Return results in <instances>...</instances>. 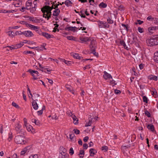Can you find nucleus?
<instances>
[{
	"label": "nucleus",
	"instance_id": "obj_19",
	"mask_svg": "<svg viewBox=\"0 0 158 158\" xmlns=\"http://www.w3.org/2000/svg\"><path fill=\"white\" fill-rule=\"evenodd\" d=\"M32 122L37 126H40V121L38 120H36L35 119H32Z\"/></svg>",
	"mask_w": 158,
	"mask_h": 158
},
{
	"label": "nucleus",
	"instance_id": "obj_23",
	"mask_svg": "<svg viewBox=\"0 0 158 158\" xmlns=\"http://www.w3.org/2000/svg\"><path fill=\"white\" fill-rule=\"evenodd\" d=\"M154 59L155 61L158 62V51L155 52L154 54Z\"/></svg>",
	"mask_w": 158,
	"mask_h": 158
},
{
	"label": "nucleus",
	"instance_id": "obj_58",
	"mask_svg": "<svg viewBox=\"0 0 158 158\" xmlns=\"http://www.w3.org/2000/svg\"><path fill=\"white\" fill-rule=\"evenodd\" d=\"M79 15L81 16V17L85 18V15H84V14L82 12V11H81L79 13Z\"/></svg>",
	"mask_w": 158,
	"mask_h": 158
},
{
	"label": "nucleus",
	"instance_id": "obj_15",
	"mask_svg": "<svg viewBox=\"0 0 158 158\" xmlns=\"http://www.w3.org/2000/svg\"><path fill=\"white\" fill-rule=\"evenodd\" d=\"M96 152H97L93 148H91L89 151L90 156H93L95 154Z\"/></svg>",
	"mask_w": 158,
	"mask_h": 158
},
{
	"label": "nucleus",
	"instance_id": "obj_2",
	"mask_svg": "<svg viewBox=\"0 0 158 158\" xmlns=\"http://www.w3.org/2000/svg\"><path fill=\"white\" fill-rule=\"evenodd\" d=\"M147 45L152 46L158 44V35H153L148 38L146 40Z\"/></svg>",
	"mask_w": 158,
	"mask_h": 158
},
{
	"label": "nucleus",
	"instance_id": "obj_39",
	"mask_svg": "<svg viewBox=\"0 0 158 158\" xmlns=\"http://www.w3.org/2000/svg\"><path fill=\"white\" fill-rule=\"evenodd\" d=\"M29 53L33 54V55H34V53L33 52L31 51H25L23 52V54H27Z\"/></svg>",
	"mask_w": 158,
	"mask_h": 158
},
{
	"label": "nucleus",
	"instance_id": "obj_6",
	"mask_svg": "<svg viewBox=\"0 0 158 158\" xmlns=\"http://www.w3.org/2000/svg\"><path fill=\"white\" fill-rule=\"evenodd\" d=\"M23 35L26 37H32L34 35L31 31H25L23 32Z\"/></svg>",
	"mask_w": 158,
	"mask_h": 158
},
{
	"label": "nucleus",
	"instance_id": "obj_56",
	"mask_svg": "<svg viewBox=\"0 0 158 158\" xmlns=\"http://www.w3.org/2000/svg\"><path fill=\"white\" fill-rule=\"evenodd\" d=\"M110 81H111L110 82V84L114 86V85H116L117 84L115 82V81H113V80H112V81L110 80Z\"/></svg>",
	"mask_w": 158,
	"mask_h": 158
},
{
	"label": "nucleus",
	"instance_id": "obj_51",
	"mask_svg": "<svg viewBox=\"0 0 158 158\" xmlns=\"http://www.w3.org/2000/svg\"><path fill=\"white\" fill-rule=\"evenodd\" d=\"M145 115L147 116L148 117H150V113L147 110H146L145 111Z\"/></svg>",
	"mask_w": 158,
	"mask_h": 158
},
{
	"label": "nucleus",
	"instance_id": "obj_53",
	"mask_svg": "<svg viewBox=\"0 0 158 158\" xmlns=\"http://www.w3.org/2000/svg\"><path fill=\"white\" fill-rule=\"evenodd\" d=\"M19 23L21 24H24L26 25L28 24L27 22L23 21H21L19 22Z\"/></svg>",
	"mask_w": 158,
	"mask_h": 158
},
{
	"label": "nucleus",
	"instance_id": "obj_29",
	"mask_svg": "<svg viewBox=\"0 0 158 158\" xmlns=\"http://www.w3.org/2000/svg\"><path fill=\"white\" fill-rule=\"evenodd\" d=\"M92 118H91V119H89V121L87 123H86L85 126L86 127L90 126L92 122Z\"/></svg>",
	"mask_w": 158,
	"mask_h": 158
},
{
	"label": "nucleus",
	"instance_id": "obj_63",
	"mask_svg": "<svg viewBox=\"0 0 158 158\" xmlns=\"http://www.w3.org/2000/svg\"><path fill=\"white\" fill-rule=\"evenodd\" d=\"M16 12V10H6V13H14Z\"/></svg>",
	"mask_w": 158,
	"mask_h": 158
},
{
	"label": "nucleus",
	"instance_id": "obj_33",
	"mask_svg": "<svg viewBox=\"0 0 158 158\" xmlns=\"http://www.w3.org/2000/svg\"><path fill=\"white\" fill-rule=\"evenodd\" d=\"M13 137L12 133L11 132H10L8 134V140L9 141H10L12 139Z\"/></svg>",
	"mask_w": 158,
	"mask_h": 158
},
{
	"label": "nucleus",
	"instance_id": "obj_61",
	"mask_svg": "<svg viewBox=\"0 0 158 158\" xmlns=\"http://www.w3.org/2000/svg\"><path fill=\"white\" fill-rule=\"evenodd\" d=\"M24 121V125L23 126L25 127V126L27 125L28 124H27V120L25 118H24L23 119Z\"/></svg>",
	"mask_w": 158,
	"mask_h": 158
},
{
	"label": "nucleus",
	"instance_id": "obj_1",
	"mask_svg": "<svg viewBox=\"0 0 158 158\" xmlns=\"http://www.w3.org/2000/svg\"><path fill=\"white\" fill-rule=\"evenodd\" d=\"M52 4V5L51 6L46 5L41 8V10L43 13V17L48 20L52 15V17L56 20H58V16L60 12V10L58 8L59 4H56L54 5V2Z\"/></svg>",
	"mask_w": 158,
	"mask_h": 158
},
{
	"label": "nucleus",
	"instance_id": "obj_5",
	"mask_svg": "<svg viewBox=\"0 0 158 158\" xmlns=\"http://www.w3.org/2000/svg\"><path fill=\"white\" fill-rule=\"evenodd\" d=\"M89 47L91 49V51L92 52V53H93L94 55L96 56V52H95V49L96 48L95 42L94 40L91 41V44L90 45Z\"/></svg>",
	"mask_w": 158,
	"mask_h": 158
},
{
	"label": "nucleus",
	"instance_id": "obj_47",
	"mask_svg": "<svg viewBox=\"0 0 158 158\" xmlns=\"http://www.w3.org/2000/svg\"><path fill=\"white\" fill-rule=\"evenodd\" d=\"M108 23L110 24H112L113 23V21L110 18H109L107 19Z\"/></svg>",
	"mask_w": 158,
	"mask_h": 158
},
{
	"label": "nucleus",
	"instance_id": "obj_17",
	"mask_svg": "<svg viewBox=\"0 0 158 158\" xmlns=\"http://www.w3.org/2000/svg\"><path fill=\"white\" fill-rule=\"evenodd\" d=\"M64 3L67 6H72L73 4L72 2L69 0H66Z\"/></svg>",
	"mask_w": 158,
	"mask_h": 158
},
{
	"label": "nucleus",
	"instance_id": "obj_22",
	"mask_svg": "<svg viewBox=\"0 0 158 158\" xmlns=\"http://www.w3.org/2000/svg\"><path fill=\"white\" fill-rule=\"evenodd\" d=\"M28 147L25 148L21 152V155H23L25 154L27 152L28 150Z\"/></svg>",
	"mask_w": 158,
	"mask_h": 158
},
{
	"label": "nucleus",
	"instance_id": "obj_40",
	"mask_svg": "<svg viewBox=\"0 0 158 158\" xmlns=\"http://www.w3.org/2000/svg\"><path fill=\"white\" fill-rule=\"evenodd\" d=\"M7 48H9V49H7V50L9 51L10 50H12L13 49H16L15 46V47H12L11 46H7Z\"/></svg>",
	"mask_w": 158,
	"mask_h": 158
},
{
	"label": "nucleus",
	"instance_id": "obj_55",
	"mask_svg": "<svg viewBox=\"0 0 158 158\" xmlns=\"http://www.w3.org/2000/svg\"><path fill=\"white\" fill-rule=\"evenodd\" d=\"M12 105L13 106H14L17 108H18L19 107V106L16 103H15V102H12Z\"/></svg>",
	"mask_w": 158,
	"mask_h": 158
},
{
	"label": "nucleus",
	"instance_id": "obj_16",
	"mask_svg": "<svg viewBox=\"0 0 158 158\" xmlns=\"http://www.w3.org/2000/svg\"><path fill=\"white\" fill-rule=\"evenodd\" d=\"M42 35L47 39H49L51 38L52 35L47 32H43Z\"/></svg>",
	"mask_w": 158,
	"mask_h": 158
},
{
	"label": "nucleus",
	"instance_id": "obj_43",
	"mask_svg": "<svg viewBox=\"0 0 158 158\" xmlns=\"http://www.w3.org/2000/svg\"><path fill=\"white\" fill-rule=\"evenodd\" d=\"M35 31L37 33L39 34L40 35H42V34H43V32L41 31L39 29V28L38 29H37L36 30H35Z\"/></svg>",
	"mask_w": 158,
	"mask_h": 158
},
{
	"label": "nucleus",
	"instance_id": "obj_14",
	"mask_svg": "<svg viewBox=\"0 0 158 158\" xmlns=\"http://www.w3.org/2000/svg\"><path fill=\"white\" fill-rule=\"evenodd\" d=\"M80 40L81 41L82 43L86 42L89 40V38L87 37H80Z\"/></svg>",
	"mask_w": 158,
	"mask_h": 158
},
{
	"label": "nucleus",
	"instance_id": "obj_48",
	"mask_svg": "<svg viewBox=\"0 0 158 158\" xmlns=\"http://www.w3.org/2000/svg\"><path fill=\"white\" fill-rule=\"evenodd\" d=\"M147 19L148 20L150 21H152L153 20H154V18H152V16H148L147 18Z\"/></svg>",
	"mask_w": 158,
	"mask_h": 158
},
{
	"label": "nucleus",
	"instance_id": "obj_27",
	"mask_svg": "<svg viewBox=\"0 0 158 158\" xmlns=\"http://www.w3.org/2000/svg\"><path fill=\"white\" fill-rule=\"evenodd\" d=\"M84 155V151L83 150H81L80 151V152L78 155L81 156H80V158H83Z\"/></svg>",
	"mask_w": 158,
	"mask_h": 158
},
{
	"label": "nucleus",
	"instance_id": "obj_21",
	"mask_svg": "<svg viewBox=\"0 0 158 158\" xmlns=\"http://www.w3.org/2000/svg\"><path fill=\"white\" fill-rule=\"evenodd\" d=\"M8 35L12 38H13L15 37V33L13 31H9L7 32Z\"/></svg>",
	"mask_w": 158,
	"mask_h": 158
},
{
	"label": "nucleus",
	"instance_id": "obj_62",
	"mask_svg": "<svg viewBox=\"0 0 158 158\" xmlns=\"http://www.w3.org/2000/svg\"><path fill=\"white\" fill-rule=\"evenodd\" d=\"M74 134L73 133L69 134V138L72 140L74 136Z\"/></svg>",
	"mask_w": 158,
	"mask_h": 158
},
{
	"label": "nucleus",
	"instance_id": "obj_11",
	"mask_svg": "<svg viewBox=\"0 0 158 158\" xmlns=\"http://www.w3.org/2000/svg\"><path fill=\"white\" fill-rule=\"evenodd\" d=\"M148 78L149 79L151 80L157 81L158 78L155 75H150L148 76Z\"/></svg>",
	"mask_w": 158,
	"mask_h": 158
},
{
	"label": "nucleus",
	"instance_id": "obj_42",
	"mask_svg": "<svg viewBox=\"0 0 158 158\" xmlns=\"http://www.w3.org/2000/svg\"><path fill=\"white\" fill-rule=\"evenodd\" d=\"M29 158H38V155L34 154L30 155Z\"/></svg>",
	"mask_w": 158,
	"mask_h": 158
},
{
	"label": "nucleus",
	"instance_id": "obj_46",
	"mask_svg": "<svg viewBox=\"0 0 158 158\" xmlns=\"http://www.w3.org/2000/svg\"><path fill=\"white\" fill-rule=\"evenodd\" d=\"M102 150L105 152L107 151L108 150V148L107 146H105L102 148Z\"/></svg>",
	"mask_w": 158,
	"mask_h": 158
},
{
	"label": "nucleus",
	"instance_id": "obj_52",
	"mask_svg": "<svg viewBox=\"0 0 158 158\" xmlns=\"http://www.w3.org/2000/svg\"><path fill=\"white\" fill-rule=\"evenodd\" d=\"M69 153L71 155H72L74 154V151L72 148H70L69 149Z\"/></svg>",
	"mask_w": 158,
	"mask_h": 158
},
{
	"label": "nucleus",
	"instance_id": "obj_9",
	"mask_svg": "<svg viewBox=\"0 0 158 158\" xmlns=\"http://www.w3.org/2000/svg\"><path fill=\"white\" fill-rule=\"evenodd\" d=\"M158 29V27L157 26H153L150 27L148 28V31L151 33H153L156 30Z\"/></svg>",
	"mask_w": 158,
	"mask_h": 158
},
{
	"label": "nucleus",
	"instance_id": "obj_12",
	"mask_svg": "<svg viewBox=\"0 0 158 158\" xmlns=\"http://www.w3.org/2000/svg\"><path fill=\"white\" fill-rule=\"evenodd\" d=\"M76 28V27H73L70 26V27H66L65 28V29L67 31H73V32H75L76 31L75 28Z\"/></svg>",
	"mask_w": 158,
	"mask_h": 158
},
{
	"label": "nucleus",
	"instance_id": "obj_26",
	"mask_svg": "<svg viewBox=\"0 0 158 158\" xmlns=\"http://www.w3.org/2000/svg\"><path fill=\"white\" fill-rule=\"evenodd\" d=\"M28 25L29 26V27H30L33 30H34L35 31V30H36L37 29H38V28H39V27H38L33 25L31 24H28Z\"/></svg>",
	"mask_w": 158,
	"mask_h": 158
},
{
	"label": "nucleus",
	"instance_id": "obj_28",
	"mask_svg": "<svg viewBox=\"0 0 158 158\" xmlns=\"http://www.w3.org/2000/svg\"><path fill=\"white\" fill-rule=\"evenodd\" d=\"M45 109V107L44 106L41 110L38 111L37 112L38 114L39 115H40L42 114L43 113V110Z\"/></svg>",
	"mask_w": 158,
	"mask_h": 158
},
{
	"label": "nucleus",
	"instance_id": "obj_7",
	"mask_svg": "<svg viewBox=\"0 0 158 158\" xmlns=\"http://www.w3.org/2000/svg\"><path fill=\"white\" fill-rule=\"evenodd\" d=\"M26 127V128L27 131L29 132H31L32 133L35 132V131L34 129L33 128V127L30 125L28 124L25 126Z\"/></svg>",
	"mask_w": 158,
	"mask_h": 158
},
{
	"label": "nucleus",
	"instance_id": "obj_8",
	"mask_svg": "<svg viewBox=\"0 0 158 158\" xmlns=\"http://www.w3.org/2000/svg\"><path fill=\"white\" fill-rule=\"evenodd\" d=\"M103 73V77L105 80L112 79V77L110 74L108 73L105 71H104Z\"/></svg>",
	"mask_w": 158,
	"mask_h": 158
},
{
	"label": "nucleus",
	"instance_id": "obj_38",
	"mask_svg": "<svg viewBox=\"0 0 158 158\" xmlns=\"http://www.w3.org/2000/svg\"><path fill=\"white\" fill-rule=\"evenodd\" d=\"M65 87L67 90H69L70 92L72 89V87L69 85H66Z\"/></svg>",
	"mask_w": 158,
	"mask_h": 158
},
{
	"label": "nucleus",
	"instance_id": "obj_31",
	"mask_svg": "<svg viewBox=\"0 0 158 158\" xmlns=\"http://www.w3.org/2000/svg\"><path fill=\"white\" fill-rule=\"evenodd\" d=\"M121 25L123 27L124 29L126 30L127 31H128V29L129 27L128 24L125 25L123 23H122Z\"/></svg>",
	"mask_w": 158,
	"mask_h": 158
},
{
	"label": "nucleus",
	"instance_id": "obj_24",
	"mask_svg": "<svg viewBox=\"0 0 158 158\" xmlns=\"http://www.w3.org/2000/svg\"><path fill=\"white\" fill-rule=\"evenodd\" d=\"M148 128L151 130L152 131H154V126L152 124L148 125L147 126Z\"/></svg>",
	"mask_w": 158,
	"mask_h": 158
},
{
	"label": "nucleus",
	"instance_id": "obj_37",
	"mask_svg": "<svg viewBox=\"0 0 158 158\" xmlns=\"http://www.w3.org/2000/svg\"><path fill=\"white\" fill-rule=\"evenodd\" d=\"M29 20L30 21H32L33 23H37V20L35 19H34L33 18H32L31 17H29Z\"/></svg>",
	"mask_w": 158,
	"mask_h": 158
},
{
	"label": "nucleus",
	"instance_id": "obj_64",
	"mask_svg": "<svg viewBox=\"0 0 158 158\" xmlns=\"http://www.w3.org/2000/svg\"><path fill=\"white\" fill-rule=\"evenodd\" d=\"M66 38L69 40H73V37L72 36H67Z\"/></svg>",
	"mask_w": 158,
	"mask_h": 158
},
{
	"label": "nucleus",
	"instance_id": "obj_18",
	"mask_svg": "<svg viewBox=\"0 0 158 158\" xmlns=\"http://www.w3.org/2000/svg\"><path fill=\"white\" fill-rule=\"evenodd\" d=\"M72 118L73 120V123L75 125L77 124L78 123V119L75 115H73Z\"/></svg>",
	"mask_w": 158,
	"mask_h": 158
},
{
	"label": "nucleus",
	"instance_id": "obj_49",
	"mask_svg": "<svg viewBox=\"0 0 158 158\" xmlns=\"http://www.w3.org/2000/svg\"><path fill=\"white\" fill-rule=\"evenodd\" d=\"M138 30L140 33H142L143 32V28L140 27H138Z\"/></svg>",
	"mask_w": 158,
	"mask_h": 158
},
{
	"label": "nucleus",
	"instance_id": "obj_59",
	"mask_svg": "<svg viewBox=\"0 0 158 158\" xmlns=\"http://www.w3.org/2000/svg\"><path fill=\"white\" fill-rule=\"evenodd\" d=\"M21 4L20 2H18L14 4V6L15 7H20L21 6Z\"/></svg>",
	"mask_w": 158,
	"mask_h": 158
},
{
	"label": "nucleus",
	"instance_id": "obj_34",
	"mask_svg": "<svg viewBox=\"0 0 158 158\" xmlns=\"http://www.w3.org/2000/svg\"><path fill=\"white\" fill-rule=\"evenodd\" d=\"M15 36L17 35H23V32L20 31H17L15 32Z\"/></svg>",
	"mask_w": 158,
	"mask_h": 158
},
{
	"label": "nucleus",
	"instance_id": "obj_30",
	"mask_svg": "<svg viewBox=\"0 0 158 158\" xmlns=\"http://www.w3.org/2000/svg\"><path fill=\"white\" fill-rule=\"evenodd\" d=\"M23 45V43L21 42L19 44H17L16 45H15V47H16V49H17L18 48H19L22 47Z\"/></svg>",
	"mask_w": 158,
	"mask_h": 158
},
{
	"label": "nucleus",
	"instance_id": "obj_25",
	"mask_svg": "<svg viewBox=\"0 0 158 158\" xmlns=\"http://www.w3.org/2000/svg\"><path fill=\"white\" fill-rule=\"evenodd\" d=\"M28 72H29L31 74L35 73L36 74H39L38 72L36 70H33L31 69H29L28 70Z\"/></svg>",
	"mask_w": 158,
	"mask_h": 158
},
{
	"label": "nucleus",
	"instance_id": "obj_32",
	"mask_svg": "<svg viewBox=\"0 0 158 158\" xmlns=\"http://www.w3.org/2000/svg\"><path fill=\"white\" fill-rule=\"evenodd\" d=\"M65 152H63L62 153H60L59 156V158H65Z\"/></svg>",
	"mask_w": 158,
	"mask_h": 158
},
{
	"label": "nucleus",
	"instance_id": "obj_3",
	"mask_svg": "<svg viewBox=\"0 0 158 158\" xmlns=\"http://www.w3.org/2000/svg\"><path fill=\"white\" fill-rule=\"evenodd\" d=\"M23 136L21 135H17L15 138V143L18 144H24L26 141L24 140Z\"/></svg>",
	"mask_w": 158,
	"mask_h": 158
},
{
	"label": "nucleus",
	"instance_id": "obj_20",
	"mask_svg": "<svg viewBox=\"0 0 158 158\" xmlns=\"http://www.w3.org/2000/svg\"><path fill=\"white\" fill-rule=\"evenodd\" d=\"M98 25L100 28H103L104 24H106V22L99 21L98 22Z\"/></svg>",
	"mask_w": 158,
	"mask_h": 158
},
{
	"label": "nucleus",
	"instance_id": "obj_45",
	"mask_svg": "<svg viewBox=\"0 0 158 158\" xmlns=\"http://www.w3.org/2000/svg\"><path fill=\"white\" fill-rule=\"evenodd\" d=\"M143 102H145L146 103H147L148 102V98L145 96H143Z\"/></svg>",
	"mask_w": 158,
	"mask_h": 158
},
{
	"label": "nucleus",
	"instance_id": "obj_57",
	"mask_svg": "<svg viewBox=\"0 0 158 158\" xmlns=\"http://www.w3.org/2000/svg\"><path fill=\"white\" fill-rule=\"evenodd\" d=\"M154 21L155 24H158V17H155L154 18Z\"/></svg>",
	"mask_w": 158,
	"mask_h": 158
},
{
	"label": "nucleus",
	"instance_id": "obj_35",
	"mask_svg": "<svg viewBox=\"0 0 158 158\" xmlns=\"http://www.w3.org/2000/svg\"><path fill=\"white\" fill-rule=\"evenodd\" d=\"M99 6L100 7L105 8L107 6V5L106 3L102 2L100 3Z\"/></svg>",
	"mask_w": 158,
	"mask_h": 158
},
{
	"label": "nucleus",
	"instance_id": "obj_44",
	"mask_svg": "<svg viewBox=\"0 0 158 158\" xmlns=\"http://www.w3.org/2000/svg\"><path fill=\"white\" fill-rule=\"evenodd\" d=\"M67 114L69 116H71L72 117L73 115H75L73 114L71 111L69 110L67 111Z\"/></svg>",
	"mask_w": 158,
	"mask_h": 158
},
{
	"label": "nucleus",
	"instance_id": "obj_54",
	"mask_svg": "<svg viewBox=\"0 0 158 158\" xmlns=\"http://www.w3.org/2000/svg\"><path fill=\"white\" fill-rule=\"evenodd\" d=\"M64 63L68 65H70L71 64V61H67L66 60H64Z\"/></svg>",
	"mask_w": 158,
	"mask_h": 158
},
{
	"label": "nucleus",
	"instance_id": "obj_4",
	"mask_svg": "<svg viewBox=\"0 0 158 158\" xmlns=\"http://www.w3.org/2000/svg\"><path fill=\"white\" fill-rule=\"evenodd\" d=\"M15 128L17 133H20L22 132V126L19 121H18L15 124Z\"/></svg>",
	"mask_w": 158,
	"mask_h": 158
},
{
	"label": "nucleus",
	"instance_id": "obj_41",
	"mask_svg": "<svg viewBox=\"0 0 158 158\" xmlns=\"http://www.w3.org/2000/svg\"><path fill=\"white\" fill-rule=\"evenodd\" d=\"M36 6H34V7L31 8L30 9V11L31 13H33L36 10Z\"/></svg>",
	"mask_w": 158,
	"mask_h": 158
},
{
	"label": "nucleus",
	"instance_id": "obj_50",
	"mask_svg": "<svg viewBox=\"0 0 158 158\" xmlns=\"http://www.w3.org/2000/svg\"><path fill=\"white\" fill-rule=\"evenodd\" d=\"M73 131L75 134H79L80 133V131L77 129H74L73 130Z\"/></svg>",
	"mask_w": 158,
	"mask_h": 158
},
{
	"label": "nucleus",
	"instance_id": "obj_36",
	"mask_svg": "<svg viewBox=\"0 0 158 158\" xmlns=\"http://www.w3.org/2000/svg\"><path fill=\"white\" fill-rule=\"evenodd\" d=\"M32 4V2L30 0H28L26 3V5L27 6H31Z\"/></svg>",
	"mask_w": 158,
	"mask_h": 158
},
{
	"label": "nucleus",
	"instance_id": "obj_13",
	"mask_svg": "<svg viewBox=\"0 0 158 158\" xmlns=\"http://www.w3.org/2000/svg\"><path fill=\"white\" fill-rule=\"evenodd\" d=\"M73 58L76 59H78L79 60H81L83 58L81 56H80L77 53H73Z\"/></svg>",
	"mask_w": 158,
	"mask_h": 158
},
{
	"label": "nucleus",
	"instance_id": "obj_60",
	"mask_svg": "<svg viewBox=\"0 0 158 158\" xmlns=\"http://www.w3.org/2000/svg\"><path fill=\"white\" fill-rule=\"evenodd\" d=\"M27 90L29 92V93L30 95L31 96L32 100H33V98H32V97H33L31 93V91L29 87H27Z\"/></svg>",
	"mask_w": 158,
	"mask_h": 158
},
{
	"label": "nucleus",
	"instance_id": "obj_10",
	"mask_svg": "<svg viewBox=\"0 0 158 158\" xmlns=\"http://www.w3.org/2000/svg\"><path fill=\"white\" fill-rule=\"evenodd\" d=\"M32 102V105L34 108L35 110H37L38 108V106L37 103L36 101H37V100H34Z\"/></svg>",
	"mask_w": 158,
	"mask_h": 158
}]
</instances>
